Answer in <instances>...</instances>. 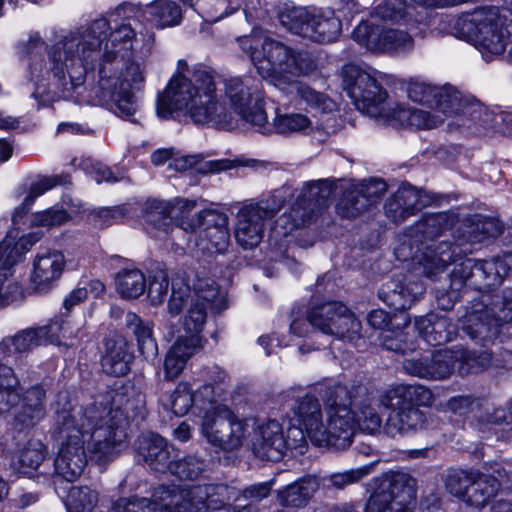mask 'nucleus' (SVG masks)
Segmentation results:
<instances>
[{
	"label": "nucleus",
	"instance_id": "obj_16",
	"mask_svg": "<svg viewBox=\"0 0 512 512\" xmlns=\"http://www.w3.org/2000/svg\"><path fill=\"white\" fill-rule=\"evenodd\" d=\"M183 225L190 232H196L199 228H202L194 239L197 254L203 257H211L227 252L230 246V232L226 213L205 209L200 211V215L194 220L185 222Z\"/></svg>",
	"mask_w": 512,
	"mask_h": 512
},
{
	"label": "nucleus",
	"instance_id": "obj_1",
	"mask_svg": "<svg viewBox=\"0 0 512 512\" xmlns=\"http://www.w3.org/2000/svg\"><path fill=\"white\" fill-rule=\"evenodd\" d=\"M102 46L108 54L150 49L149 43L139 46L130 22L116 24L112 30L110 22L102 17L87 27L70 32L50 51V69L61 88L62 97H70L74 89L84 84L88 70L100 59Z\"/></svg>",
	"mask_w": 512,
	"mask_h": 512
},
{
	"label": "nucleus",
	"instance_id": "obj_24",
	"mask_svg": "<svg viewBox=\"0 0 512 512\" xmlns=\"http://www.w3.org/2000/svg\"><path fill=\"white\" fill-rule=\"evenodd\" d=\"M463 333L475 343L487 346L495 341L499 327L487 313V302L473 299L459 319Z\"/></svg>",
	"mask_w": 512,
	"mask_h": 512
},
{
	"label": "nucleus",
	"instance_id": "obj_50",
	"mask_svg": "<svg viewBox=\"0 0 512 512\" xmlns=\"http://www.w3.org/2000/svg\"><path fill=\"white\" fill-rule=\"evenodd\" d=\"M439 86L421 78H411L407 81L405 90L410 100L431 108Z\"/></svg>",
	"mask_w": 512,
	"mask_h": 512
},
{
	"label": "nucleus",
	"instance_id": "obj_3",
	"mask_svg": "<svg viewBox=\"0 0 512 512\" xmlns=\"http://www.w3.org/2000/svg\"><path fill=\"white\" fill-rule=\"evenodd\" d=\"M237 43L249 56L259 75L270 84L287 93H294L312 110L330 113L336 109V103L326 94L297 81L298 77L314 69V63L307 53L273 39L261 29L238 37Z\"/></svg>",
	"mask_w": 512,
	"mask_h": 512
},
{
	"label": "nucleus",
	"instance_id": "obj_20",
	"mask_svg": "<svg viewBox=\"0 0 512 512\" xmlns=\"http://www.w3.org/2000/svg\"><path fill=\"white\" fill-rule=\"evenodd\" d=\"M273 198L277 199L273 204L244 205L237 213L235 238L242 247L253 248L261 242L265 221L272 218L284 203L281 195L274 194Z\"/></svg>",
	"mask_w": 512,
	"mask_h": 512
},
{
	"label": "nucleus",
	"instance_id": "obj_55",
	"mask_svg": "<svg viewBox=\"0 0 512 512\" xmlns=\"http://www.w3.org/2000/svg\"><path fill=\"white\" fill-rule=\"evenodd\" d=\"M462 352L465 354V357L461 358L460 365L458 366V373L460 375H467L489 368L492 364L495 365L492 353L487 350L476 353L462 348Z\"/></svg>",
	"mask_w": 512,
	"mask_h": 512
},
{
	"label": "nucleus",
	"instance_id": "obj_62",
	"mask_svg": "<svg viewBox=\"0 0 512 512\" xmlns=\"http://www.w3.org/2000/svg\"><path fill=\"white\" fill-rule=\"evenodd\" d=\"M413 45L412 37L405 31L384 29L383 51H404Z\"/></svg>",
	"mask_w": 512,
	"mask_h": 512
},
{
	"label": "nucleus",
	"instance_id": "obj_23",
	"mask_svg": "<svg viewBox=\"0 0 512 512\" xmlns=\"http://www.w3.org/2000/svg\"><path fill=\"white\" fill-rule=\"evenodd\" d=\"M337 396L345 395L348 397L350 407L355 409L356 426L363 432L375 434L382 428V419L380 415L371 406V393L368 388L361 383H352L349 387L342 385L335 386Z\"/></svg>",
	"mask_w": 512,
	"mask_h": 512
},
{
	"label": "nucleus",
	"instance_id": "obj_40",
	"mask_svg": "<svg viewBox=\"0 0 512 512\" xmlns=\"http://www.w3.org/2000/svg\"><path fill=\"white\" fill-rule=\"evenodd\" d=\"M465 354L462 348L443 349L434 352L429 357V379L443 380L448 378L460 365Z\"/></svg>",
	"mask_w": 512,
	"mask_h": 512
},
{
	"label": "nucleus",
	"instance_id": "obj_19",
	"mask_svg": "<svg viewBox=\"0 0 512 512\" xmlns=\"http://www.w3.org/2000/svg\"><path fill=\"white\" fill-rule=\"evenodd\" d=\"M110 512H187L185 489L176 485L156 487L151 498H121Z\"/></svg>",
	"mask_w": 512,
	"mask_h": 512
},
{
	"label": "nucleus",
	"instance_id": "obj_10",
	"mask_svg": "<svg viewBox=\"0 0 512 512\" xmlns=\"http://www.w3.org/2000/svg\"><path fill=\"white\" fill-rule=\"evenodd\" d=\"M463 33L472 38L474 46L486 61H492L504 54L508 41L507 17L496 7L476 9L460 19Z\"/></svg>",
	"mask_w": 512,
	"mask_h": 512
},
{
	"label": "nucleus",
	"instance_id": "obj_41",
	"mask_svg": "<svg viewBox=\"0 0 512 512\" xmlns=\"http://www.w3.org/2000/svg\"><path fill=\"white\" fill-rule=\"evenodd\" d=\"M146 14L159 28L175 26L182 19L180 6L172 0H155L146 6Z\"/></svg>",
	"mask_w": 512,
	"mask_h": 512
},
{
	"label": "nucleus",
	"instance_id": "obj_15",
	"mask_svg": "<svg viewBox=\"0 0 512 512\" xmlns=\"http://www.w3.org/2000/svg\"><path fill=\"white\" fill-rule=\"evenodd\" d=\"M200 430L211 446L231 452L244 444L248 435V424L226 405H216L210 412L204 413Z\"/></svg>",
	"mask_w": 512,
	"mask_h": 512
},
{
	"label": "nucleus",
	"instance_id": "obj_52",
	"mask_svg": "<svg viewBox=\"0 0 512 512\" xmlns=\"http://www.w3.org/2000/svg\"><path fill=\"white\" fill-rule=\"evenodd\" d=\"M369 207L370 204L359 193V188L356 185L345 192L344 197L337 205L338 213L347 218L356 217Z\"/></svg>",
	"mask_w": 512,
	"mask_h": 512
},
{
	"label": "nucleus",
	"instance_id": "obj_26",
	"mask_svg": "<svg viewBox=\"0 0 512 512\" xmlns=\"http://www.w3.org/2000/svg\"><path fill=\"white\" fill-rule=\"evenodd\" d=\"M10 337L0 342V413H8L20 400L21 382L10 366V358L15 354Z\"/></svg>",
	"mask_w": 512,
	"mask_h": 512
},
{
	"label": "nucleus",
	"instance_id": "obj_25",
	"mask_svg": "<svg viewBox=\"0 0 512 512\" xmlns=\"http://www.w3.org/2000/svg\"><path fill=\"white\" fill-rule=\"evenodd\" d=\"M432 201L431 195L424 190L417 189L410 184H403L387 199L385 214L394 223H402Z\"/></svg>",
	"mask_w": 512,
	"mask_h": 512
},
{
	"label": "nucleus",
	"instance_id": "obj_2",
	"mask_svg": "<svg viewBox=\"0 0 512 512\" xmlns=\"http://www.w3.org/2000/svg\"><path fill=\"white\" fill-rule=\"evenodd\" d=\"M243 80L234 77L224 81L220 88L213 71L197 68L190 76L172 77L163 94L157 99L156 111L160 118L166 119L173 112L182 113L195 125L228 129L234 123V114H242L228 94L230 81Z\"/></svg>",
	"mask_w": 512,
	"mask_h": 512
},
{
	"label": "nucleus",
	"instance_id": "obj_9",
	"mask_svg": "<svg viewBox=\"0 0 512 512\" xmlns=\"http://www.w3.org/2000/svg\"><path fill=\"white\" fill-rule=\"evenodd\" d=\"M143 82L139 64L132 63L121 73H112L103 66L99 70L98 82L92 89L93 100L118 117L135 122L133 116L139 107L135 92Z\"/></svg>",
	"mask_w": 512,
	"mask_h": 512
},
{
	"label": "nucleus",
	"instance_id": "obj_56",
	"mask_svg": "<svg viewBox=\"0 0 512 512\" xmlns=\"http://www.w3.org/2000/svg\"><path fill=\"white\" fill-rule=\"evenodd\" d=\"M23 298V289L9 269L0 270V305H10Z\"/></svg>",
	"mask_w": 512,
	"mask_h": 512
},
{
	"label": "nucleus",
	"instance_id": "obj_30",
	"mask_svg": "<svg viewBox=\"0 0 512 512\" xmlns=\"http://www.w3.org/2000/svg\"><path fill=\"white\" fill-rule=\"evenodd\" d=\"M393 410L383 425V431L390 437L417 433L425 428L426 416L413 405H393Z\"/></svg>",
	"mask_w": 512,
	"mask_h": 512
},
{
	"label": "nucleus",
	"instance_id": "obj_8",
	"mask_svg": "<svg viewBox=\"0 0 512 512\" xmlns=\"http://www.w3.org/2000/svg\"><path fill=\"white\" fill-rule=\"evenodd\" d=\"M502 232V223L494 217L483 215L470 217L464 224L462 236L458 237L454 246L449 242H440L425 248L420 259L424 274L430 279H435L461 253L472 252L466 244L482 243L487 239L498 237Z\"/></svg>",
	"mask_w": 512,
	"mask_h": 512
},
{
	"label": "nucleus",
	"instance_id": "obj_4",
	"mask_svg": "<svg viewBox=\"0 0 512 512\" xmlns=\"http://www.w3.org/2000/svg\"><path fill=\"white\" fill-rule=\"evenodd\" d=\"M94 408L97 416L91 423L93 450L103 457L116 452L127 438L130 421L145 416V396L134 388L110 389L98 395L83 409Z\"/></svg>",
	"mask_w": 512,
	"mask_h": 512
},
{
	"label": "nucleus",
	"instance_id": "obj_49",
	"mask_svg": "<svg viewBox=\"0 0 512 512\" xmlns=\"http://www.w3.org/2000/svg\"><path fill=\"white\" fill-rule=\"evenodd\" d=\"M375 465L376 463H371L342 472H334L324 477L323 481L328 483V488L343 490L368 476L373 471Z\"/></svg>",
	"mask_w": 512,
	"mask_h": 512
},
{
	"label": "nucleus",
	"instance_id": "obj_63",
	"mask_svg": "<svg viewBox=\"0 0 512 512\" xmlns=\"http://www.w3.org/2000/svg\"><path fill=\"white\" fill-rule=\"evenodd\" d=\"M171 291V297L168 302V312L170 315L176 316L182 311L190 296V288L183 279L177 278L172 282Z\"/></svg>",
	"mask_w": 512,
	"mask_h": 512
},
{
	"label": "nucleus",
	"instance_id": "obj_31",
	"mask_svg": "<svg viewBox=\"0 0 512 512\" xmlns=\"http://www.w3.org/2000/svg\"><path fill=\"white\" fill-rule=\"evenodd\" d=\"M475 477L476 479L472 481L463 503L473 508L481 509L496 496L508 475L504 469L499 468L494 470L492 474L483 473L478 470Z\"/></svg>",
	"mask_w": 512,
	"mask_h": 512
},
{
	"label": "nucleus",
	"instance_id": "obj_12",
	"mask_svg": "<svg viewBox=\"0 0 512 512\" xmlns=\"http://www.w3.org/2000/svg\"><path fill=\"white\" fill-rule=\"evenodd\" d=\"M379 73L371 68L346 65L343 68L345 90L356 108L382 122L391 102H386L387 92L378 81Z\"/></svg>",
	"mask_w": 512,
	"mask_h": 512
},
{
	"label": "nucleus",
	"instance_id": "obj_45",
	"mask_svg": "<svg viewBox=\"0 0 512 512\" xmlns=\"http://www.w3.org/2000/svg\"><path fill=\"white\" fill-rule=\"evenodd\" d=\"M477 471V469H447L442 475L446 490L463 502L472 481L476 479Z\"/></svg>",
	"mask_w": 512,
	"mask_h": 512
},
{
	"label": "nucleus",
	"instance_id": "obj_33",
	"mask_svg": "<svg viewBox=\"0 0 512 512\" xmlns=\"http://www.w3.org/2000/svg\"><path fill=\"white\" fill-rule=\"evenodd\" d=\"M415 327L425 342L432 346L450 342L456 335V329L451 320L435 313L417 317Z\"/></svg>",
	"mask_w": 512,
	"mask_h": 512
},
{
	"label": "nucleus",
	"instance_id": "obj_35",
	"mask_svg": "<svg viewBox=\"0 0 512 512\" xmlns=\"http://www.w3.org/2000/svg\"><path fill=\"white\" fill-rule=\"evenodd\" d=\"M425 291V287L420 282H408L403 284L396 280H391L382 285L379 291V297L389 307L395 310H405L415 302Z\"/></svg>",
	"mask_w": 512,
	"mask_h": 512
},
{
	"label": "nucleus",
	"instance_id": "obj_6",
	"mask_svg": "<svg viewBox=\"0 0 512 512\" xmlns=\"http://www.w3.org/2000/svg\"><path fill=\"white\" fill-rule=\"evenodd\" d=\"M332 395L334 398L331 397L326 403L325 424L320 402L312 395L301 397L292 411L294 418L305 429L306 438L314 445L345 450L352 444L356 418L350 405L342 402L343 395L337 396L335 388Z\"/></svg>",
	"mask_w": 512,
	"mask_h": 512
},
{
	"label": "nucleus",
	"instance_id": "obj_13",
	"mask_svg": "<svg viewBox=\"0 0 512 512\" xmlns=\"http://www.w3.org/2000/svg\"><path fill=\"white\" fill-rule=\"evenodd\" d=\"M510 263L512 255L488 260L465 259L451 272V289L460 291L463 287H469L485 292L499 287L510 271Z\"/></svg>",
	"mask_w": 512,
	"mask_h": 512
},
{
	"label": "nucleus",
	"instance_id": "obj_53",
	"mask_svg": "<svg viewBox=\"0 0 512 512\" xmlns=\"http://www.w3.org/2000/svg\"><path fill=\"white\" fill-rule=\"evenodd\" d=\"M369 207L370 204L359 193V188L356 185L345 192L344 197L337 205L338 213L347 218L356 217Z\"/></svg>",
	"mask_w": 512,
	"mask_h": 512
},
{
	"label": "nucleus",
	"instance_id": "obj_29",
	"mask_svg": "<svg viewBox=\"0 0 512 512\" xmlns=\"http://www.w3.org/2000/svg\"><path fill=\"white\" fill-rule=\"evenodd\" d=\"M137 450L150 469L161 473L170 471L175 450L160 435L152 432L141 435L137 440Z\"/></svg>",
	"mask_w": 512,
	"mask_h": 512
},
{
	"label": "nucleus",
	"instance_id": "obj_64",
	"mask_svg": "<svg viewBox=\"0 0 512 512\" xmlns=\"http://www.w3.org/2000/svg\"><path fill=\"white\" fill-rule=\"evenodd\" d=\"M46 393L47 389L43 384H35L25 390L21 387L20 400L14 407L20 403L24 406L46 410Z\"/></svg>",
	"mask_w": 512,
	"mask_h": 512
},
{
	"label": "nucleus",
	"instance_id": "obj_34",
	"mask_svg": "<svg viewBox=\"0 0 512 512\" xmlns=\"http://www.w3.org/2000/svg\"><path fill=\"white\" fill-rule=\"evenodd\" d=\"M67 332L68 327L65 323L52 321L51 323L36 329L24 330L10 338L14 343V351L23 353L41 345L43 340L50 342L59 341L60 337H67Z\"/></svg>",
	"mask_w": 512,
	"mask_h": 512
},
{
	"label": "nucleus",
	"instance_id": "obj_11",
	"mask_svg": "<svg viewBox=\"0 0 512 512\" xmlns=\"http://www.w3.org/2000/svg\"><path fill=\"white\" fill-rule=\"evenodd\" d=\"M281 25L291 33L317 43H331L339 37L341 20L330 8L302 7L285 3L278 12Z\"/></svg>",
	"mask_w": 512,
	"mask_h": 512
},
{
	"label": "nucleus",
	"instance_id": "obj_48",
	"mask_svg": "<svg viewBox=\"0 0 512 512\" xmlns=\"http://www.w3.org/2000/svg\"><path fill=\"white\" fill-rule=\"evenodd\" d=\"M384 29L369 22H361L353 32L352 38L371 52L383 51Z\"/></svg>",
	"mask_w": 512,
	"mask_h": 512
},
{
	"label": "nucleus",
	"instance_id": "obj_51",
	"mask_svg": "<svg viewBox=\"0 0 512 512\" xmlns=\"http://www.w3.org/2000/svg\"><path fill=\"white\" fill-rule=\"evenodd\" d=\"M47 448L39 439H29L18 452V461L23 468L36 470L44 461Z\"/></svg>",
	"mask_w": 512,
	"mask_h": 512
},
{
	"label": "nucleus",
	"instance_id": "obj_7",
	"mask_svg": "<svg viewBox=\"0 0 512 512\" xmlns=\"http://www.w3.org/2000/svg\"><path fill=\"white\" fill-rule=\"evenodd\" d=\"M228 94L242 114V120L258 128L263 134L275 132L292 136L308 135L314 131L313 121L307 114L288 111L287 108H275V115L272 122H269L263 99H253L249 87L237 80L230 81Z\"/></svg>",
	"mask_w": 512,
	"mask_h": 512
},
{
	"label": "nucleus",
	"instance_id": "obj_28",
	"mask_svg": "<svg viewBox=\"0 0 512 512\" xmlns=\"http://www.w3.org/2000/svg\"><path fill=\"white\" fill-rule=\"evenodd\" d=\"M382 124L394 128L411 127L415 129H433L443 123V116L433 111L405 108L393 102L384 114Z\"/></svg>",
	"mask_w": 512,
	"mask_h": 512
},
{
	"label": "nucleus",
	"instance_id": "obj_61",
	"mask_svg": "<svg viewBox=\"0 0 512 512\" xmlns=\"http://www.w3.org/2000/svg\"><path fill=\"white\" fill-rule=\"evenodd\" d=\"M69 497L74 505V512H85L95 509L98 493L88 487H72Z\"/></svg>",
	"mask_w": 512,
	"mask_h": 512
},
{
	"label": "nucleus",
	"instance_id": "obj_37",
	"mask_svg": "<svg viewBox=\"0 0 512 512\" xmlns=\"http://www.w3.org/2000/svg\"><path fill=\"white\" fill-rule=\"evenodd\" d=\"M321 484L316 475H306L278 491L277 498L282 506L302 508L306 506Z\"/></svg>",
	"mask_w": 512,
	"mask_h": 512
},
{
	"label": "nucleus",
	"instance_id": "obj_21",
	"mask_svg": "<svg viewBox=\"0 0 512 512\" xmlns=\"http://www.w3.org/2000/svg\"><path fill=\"white\" fill-rule=\"evenodd\" d=\"M195 295L184 316L183 328L187 334H198L206 323V309L221 312L226 308V299L211 279H198L194 285Z\"/></svg>",
	"mask_w": 512,
	"mask_h": 512
},
{
	"label": "nucleus",
	"instance_id": "obj_58",
	"mask_svg": "<svg viewBox=\"0 0 512 512\" xmlns=\"http://www.w3.org/2000/svg\"><path fill=\"white\" fill-rule=\"evenodd\" d=\"M204 347L203 337L198 334H189L179 336L174 344L170 347L173 353L179 354L178 356L186 362L199 353Z\"/></svg>",
	"mask_w": 512,
	"mask_h": 512
},
{
	"label": "nucleus",
	"instance_id": "obj_17",
	"mask_svg": "<svg viewBox=\"0 0 512 512\" xmlns=\"http://www.w3.org/2000/svg\"><path fill=\"white\" fill-rule=\"evenodd\" d=\"M415 485L406 473L387 475L368 498L365 512H409L415 500Z\"/></svg>",
	"mask_w": 512,
	"mask_h": 512
},
{
	"label": "nucleus",
	"instance_id": "obj_22",
	"mask_svg": "<svg viewBox=\"0 0 512 512\" xmlns=\"http://www.w3.org/2000/svg\"><path fill=\"white\" fill-rule=\"evenodd\" d=\"M195 207V200L185 198H176L172 202L153 200L147 206L146 221L165 233L170 231L173 222L182 230L190 232L183 224L200 215V211L191 215Z\"/></svg>",
	"mask_w": 512,
	"mask_h": 512
},
{
	"label": "nucleus",
	"instance_id": "obj_57",
	"mask_svg": "<svg viewBox=\"0 0 512 512\" xmlns=\"http://www.w3.org/2000/svg\"><path fill=\"white\" fill-rule=\"evenodd\" d=\"M71 165L79 167L92 175L98 184L102 182L113 183L119 180L109 167L101 163H94L90 158L82 157L78 159L75 157L71 160Z\"/></svg>",
	"mask_w": 512,
	"mask_h": 512
},
{
	"label": "nucleus",
	"instance_id": "obj_18",
	"mask_svg": "<svg viewBox=\"0 0 512 512\" xmlns=\"http://www.w3.org/2000/svg\"><path fill=\"white\" fill-rule=\"evenodd\" d=\"M310 325L326 335L353 340L360 336L361 323L347 306L330 301L314 306L308 312Z\"/></svg>",
	"mask_w": 512,
	"mask_h": 512
},
{
	"label": "nucleus",
	"instance_id": "obj_59",
	"mask_svg": "<svg viewBox=\"0 0 512 512\" xmlns=\"http://www.w3.org/2000/svg\"><path fill=\"white\" fill-rule=\"evenodd\" d=\"M70 183L69 175H53L43 177L37 182L33 183L29 194L25 197V205H32L35 199L46 191L58 186Z\"/></svg>",
	"mask_w": 512,
	"mask_h": 512
},
{
	"label": "nucleus",
	"instance_id": "obj_39",
	"mask_svg": "<svg viewBox=\"0 0 512 512\" xmlns=\"http://www.w3.org/2000/svg\"><path fill=\"white\" fill-rule=\"evenodd\" d=\"M452 217L447 212L424 215L415 225L408 229L407 236L412 243H423L433 239L448 229L452 224Z\"/></svg>",
	"mask_w": 512,
	"mask_h": 512
},
{
	"label": "nucleus",
	"instance_id": "obj_5",
	"mask_svg": "<svg viewBox=\"0 0 512 512\" xmlns=\"http://www.w3.org/2000/svg\"><path fill=\"white\" fill-rule=\"evenodd\" d=\"M94 408L62 409L56 414V429L63 440L62 446L54 461L56 477L68 482L77 480L87 464V452L92 460L103 463L112 459L116 452L103 457L93 450L91 434L94 432L92 422L97 416Z\"/></svg>",
	"mask_w": 512,
	"mask_h": 512
},
{
	"label": "nucleus",
	"instance_id": "obj_32",
	"mask_svg": "<svg viewBox=\"0 0 512 512\" xmlns=\"http://www.w3.org/2000/svg\"><path fill=\"white\" fill-rule=\"evenodd\" d=\"M432 392L422 385H397L380 393L378 402L384 407L407 404L417 406H429L433 403Z\"/></svg>",
	"mask_w": 512,
	"mask_h": 512
},
{
	"label": "nucleus",
	"instance_id": "obj_46",
	"mask_svg": "<svg viewBox=\"0 0 512 512\" xmlns=\"http://www.w3.org/2000/svg\"><path fill=\"white\" fill-rule=\"evenodd\" d=\"M462 93L450 84L439 86L435 101L432 103L431 108L435 113L443 116V121L446 117L458 114L462 105Z\"/></svg>",
	"mask_w": 512,
	"mask_h": 512
},
{
	"label": "nucleus",
	"instance_id": "obj_36",
	"mask_svg": "<svg viewBox=\"0 0 512 512\" xmlns=\"http://www.w3.org/2000/svg\"><path fill=\"white\" fill-rule=\"evenodd\" d=\"M105 345L106 351L101 359L103 371L116 377L126 375L133 359L127 341L121 336H113L106 340Z\"/></svg>",
	"mask_w": 512,
	"mask_h": 512
},
{
	"label": "nucleus",
	"instance_id": "obj_44",
	"mask_svg": "<svg viewBox=\"0 0 512 512\" xmlns=\"http://www.w3.org/2000/svg\"><path fill=\"white\" fill-rule=\"evenodd\" d=\"M217 493L223 497L226 492L225 484H205L196 485L185 490L187 512H206L210 509L209 496L210 493Z\"/></svg>",
	"mask_w": 512,
	"mask_h": 512
},
{
	"label": "nucleus",
	"instance_id": "obj_47",
	"mask_svg": "<svg viewBox=\"0 0 512 512\" xmlns=\"http://www.w3.org/2000/svg\"><path fill=\"white\" fill-rule=\"evenodd\" d=\"M194 405L196 406V400L191 385L179 382L164 407L170 409L176 416H184Z\"/></svg>",
	"mask_w": 512,
	"mask_h": 512
},
{
	"label": "nucleus",
	"instance_id": "obj_38",
	"mask_svg": "<svg viewBox=\"0 0 512 512\" xmlns=\"http://www.w3.org/2000/svg\"><path fill=\"white\" fill-rule=\"evenodd\" d=\"M127 331L134 335L139 352L147 360H153L158 354V346L153 337V324L145 321L134 312H127L124 317Z\"/></svg>",
	"mask_w": 512,
	"mask_h": 512
},
{
	"label": "nucleus",
	"instance_id": "obj_60",
	"mask_svg": "<svg viewBox=\"0 0 512 512\" xmlns=\"http://www.w3.org/2000/svg\"><path fill=\"white\" fill-rule=\"evenodd\" d=\"M15 238L8 235L0 243V270L9 269L17 263L24 253L23 245L14 241Z\"/></svg>",
	"mask_w": 512,
	"mask_h": 512
},
{
	"label": "nucleus",
	"instance_id": "obj_43",
	"mask_svg": "<svg viewBox=\"0 0 512 512\" xmlns=\"http://www.w3.org/2000/svg\"><path fill=\"white\" fill-rule=\"evenodd\" d=\"M116 289L122 298L136 299L146 290L147 282L144 273L137 269H122L116 274Z\"/></svg>",
	"mask_w": 512,
	"mask_h": 512
},
{
	"label": "nucleus",
	"instance_id": "obj_54",
	"mask_svg": "<svg viewBox=\"0 0 512 512\" xmlns=\"http://www.w3.org/2000/svg\"><path fill=\"white\" fill-rule=\"evenodd\" d=\"M205 468L206 464L203 460L190 455L173 461L169 472L181 480H195L205 471Z\"/></svg>",
	"mask_w": 512,
	"mask_h": 512
},
{
	"label": "nucleus",
	"instance_id": "obj_42",
	"mask_svg": "<svg viewBox=\"0 0 512 512\" xmlns=\"http://www.w3.org/2000/svg\"><path fill=\"white\" fill-rule=\"evenodd\" d=\"M475 300L487 302V313H490L498 327L512 322V290H504L497 295L482 293Z\"/></svg>",
	"mask_w": 512,
	"mask_h": 512
},
{
	"label": "nucleus",
	"instance_id": "obj_14",
	"mask_svg": "<svg viewBox=\"0 0 512 512\" xmlns=\"http://www.w3.org/2000/svg\"><path fill=\"white\" fill-rule=\"evenodd\" d=\"M306 448V433L300 424L289 425L284 431L278 421L269 420L255 430L253 451L262 459L279 461L288 451L303 454Z\"/></svg>",
	"mask_w": 512,
	"mask_h": 512
},
{
	"label": "nucleus",
	"instance_id": "obj_27",
	"mask_svg": "<svg viewBox=\"0 0 512 512\" xmlns=\"http://www.w3.org/2000/svg\"><path fill=\"white\" fill-rule=\"evenodd\" d=\"M65 267L64 255L57 250H47L36 255L30 282L33 289L40 293L50 290L60 279Z\"/></svg>",
	"mask_w": 512,
	"mask_h": 512
}]
</instances>
